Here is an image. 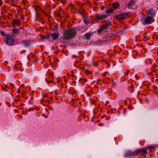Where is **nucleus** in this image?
Masks as SVG:
<instances>
[{
	"label": "nucleus",
	"mask_w": 158,
	"mask_h": 158,
	"mask_svg": "<svg viewBox=\"0 0 158 158\" xmlns=\"http://www.w3.org/2000/svg\"><path fill=\"white\" fill-rule=\"evenodd\" d=\"M76 33V29L72 28L65 31L63 37L64 40H68L74 36Z\"/></svg>",
	"instance_id": "f257e3e1"
},
{
	"label": "nucleus",
	"mask_w": 158,
	"mask_h": 158,
	"mask_svg": "<svg viewBox=\"0 0 158 158\" xmlns=\"http://www.w3.org/2000/svg\"><path fill=\"white\" fill-rule=\"evenodd\" d=\"M152 17L149 16L144 17L141 20L142 23L144 25L150 24L152 21Z\"/></svg>",
	"instance_id": "f03ea898"
},
{
	"label": "nucleus",
	"mask_w": 158,
	"mask_h": 158,
	"mask_svg": "<svg viewBox=\"0 0 158 158\" xmlns=\"http://www.w3.org/2000/svg\"><path fill=\"white\" fill-rule=\"evenodd\" d=\"M155 147L153 146H148L145 148H142L141 149H137L135 151V153L137 155L139 153H143L144 154H147V149H153Z\"/></svg>",
	"instance_id": "7ed1b4c3"
},
{
	"label": "nucleus",
	"mask_w": 158,
	"mask_h": 158,
	"mask_svg": "<svg viewBox=\"0 0 158 158\" xmlns=\"http://www.w3.org/2000/svg\"><path fill=\"white\" fill-rule=\"evenodd\" d=\"M128 13H122L115 16L117 20H121L124 19L129 15Z\"/></svg>",
	"instance_id": "20e7f679"
},
{
	"label": "nucleus",
	"mask_w": 158,
	"mask_h": 158,
	"mask_svg": "<svg viewBox=\"0 0 158 158\" xmlns=\"http://www.w3.org/2000/svg\"><path fill=\"white\" fill-rule=\"evenodd\" d=\"M14 42V40L11 37H7L5 40L6 43L9 45H12Z\"/></svg>",
	"instance_id": "39448f33"
},
{
	"label": "nucleus",
	"mask_w": 158,
	"mask_h": 158,
	"mask_svg": "<svg viewBox=\"0 0 158 158\" xmlns=\"http://www.w3.org/2000/svg\"><path fill=\"white\" fill-rule=\"evenodd\" d=\"M96 19H95V20H102L106 18L108 16L106 15H100L98 14H96Z\"/></svg>",
	"instance_id": "423d86ee"
},
{
	"label": "nucleus",
	"mask_w": 158,
	"mask_h": 158,
	"mask_svg": "<svg viewBox=\"0 0 158 158\" xmlns=\"http://www.w3.org/2000/svg\"><path fill=\"white\" fill-rule=\"evenodd\" d=\"M20 21L19 19H14L13 20L11 24L14 26L19 25Z\"/></svg>",
	"instance_id": "0eeeda50"
},
{
	"label": "nucleus",
	"mask_w": 158,
	"mask_h": 158,
	"mask_svg": "<svg viewBox=\"0 0 158 158\" xmlns=\"http://www.w3.org/2000/svg\"><path fill=\"white\" fill-rule=\"evenodd\" d=\"M148 14L150 15V17H152V18L156 15V12L155 11L152 9H150L149 10L148 12Z\"/></svg>",
	"instance_id": "6e6552de"
},
{
	"label": "nucleus",
	"mask_w": 158,
	"mask_h": 158,
	"mask_svg": "<svg viewBox=\"0 0 158 158\" xmlns=\"http://www.w3.org/2000/svg\"><path fill=\"white\" fill-rule=\"evenodd\" d=\"M125 155L127 157L136 155L135 153V151L133 152L130 151H127L125 153Z\"/></svg>",
	"instance_id": "1a4fd4ad"
},
{
	"label": "nucleus",
	"mask_w": 158,
	"mask_h": 158,
	"mask_svg": "<svg viewBox=\"0 0 158 158\" xmlns=\"http://www.w3.org/2000/svg\"><path fill=\"white\" fill-rule=\"evenodd\" d=\"M50 36L52 37V39L54 40H57L58 39V34L56 33H52L50 35Z\"/></svg>",
	"instance_id": "9d476101"
},
{
	"label": "nucleus",
	"mask_w": 158,
	"mask_h": 158,
	"mask_svg": "<svg viewBox=\"0 0 158 158\" xmlns=\"http://www.w3.org/2000/svg\"><path fill=\"white\" fill-rule=\"evenodd\" d=\"M21 43L23 44L26 47H28L29 46L30 44V40H24L22 41L21 42Z\"/></svg>",
	"instance_id": "9b49d317"
},
{
	"label": "nucleus",
	"mask_w": 158,
	"mask_h": 158,
	"mask_svg": "<svg viewBox=\"0 0 158 158\" xmlns=\"http://www.w3.org/2000/svg\"><path fill=\"white\" fill-rule=\"evenodd\" d=\"M135 2V0H131L129 1L127 7H130L134 5Z\"/></svg>",
	"instance_id": "f8f14e48"
},
{
	"label": "nucleus",
	"mask_w": 158,
	"mask_h": 158,
	"mask_svg": "<svg viewBox=\"0 0 158 158\" xmlns=\"http://www.w3.org/2000/svg\"><path fill=\"white\" fill-rule=\"evenodd\" d=\"M92 33H88L85 35V39L87 40H89L90 39V36L92 35Z\"/></svg>",
	"instance_id": "ddd939ff"
},
{
	"label": "nucleus",
	"mask_w": 158,
	"mask_h": 158,
	"mask_svg": "<svg viewBox=\"0 0 158 158\" xmlns=\"http://www.w3.org/2000/svg\"><path fill=\"white\" fill-rule=\"evenodd\" d=\"M104 22H105V24L103 25L105 27V28H106L107 29L111 25V23L110 22L107 21V20L106 21H104Z\"/></svg>",
	"instance_id": "4468645a"
},
{
	"label": "nucleus",
	"mask_w": 158,
	"mask_h": 158,
	"mask_svg": "<svg viewBox=\"0 0 158 158\" xmlns=\"http://www.w3.org/2000/svg\"><path fill=\"white\" fill-rule=\"evenodd\" d=\"M41 37L40 39L42 40H43L45 39H48L49 37V35H41Z\"/></svg>",
	"instance_id": "2eb2a0df"
},
{
	"label": "nucleus",
	"mask_w": 158,
	"mask_h": 158,
	"mask_svg": "<svg viewBox=\"0 0 158 158\" xmlns=\"http://www.w3.org/2000/svg\"><path fill=\"white\" fill-rule=\"evenodd\" d=\"M113 11V10L112 8H109L106 10V13L107 14L112 13Z\"/></svg>",
	"instance_id": "dca6fc26"
},
{
	"label": "nucleus",
	"mask_w": 158,
	"mask_h": 158,
	"mask_svg": "<svg viewBox=\"0 0 158 158\" xmlns=\"http://www.w3.org/2000/svg\"><path fill=\"white\" fill-rule=\"evenodd\" d=\"M12 33L14 34H19V30L17 29L12 30Z\"/></svg>",
	"instance_id": "f3484780"
},
{
	"label": "nucleus",
	"mask_w": 158,
	"mask_h": 158,
	"mask_svg": "<svg viewBox=\"0 0 158 158\" xmlns=\"http://www.w3.org/2000/svg\"><path fill=\"white\" fill-rule=\"evenodd\" d=\"M106 29V28H105V27L104 26V25H102V26H101L100 27V28L98 29V32H99L101 31H102L103 30H104V29Z\"/></svg>",
	"instance_id": "a211bd4d"
},
{
	"label": "nucleus",
	"mask_w": 158,
	"mask_h": 158,
	"mask_svg": "<svg viewBox=\"0 0 158 158\" xmlns=\"http://www.w3.org/2000/svg\"><path fill=\"white\" fill-rule=\"evenodd\" d=\"M119 4L118 3H114L113 5V7L115 9L118 8L119 6Z\"/></svg>",
	"instance_id": "6ab92c4d"
},
{
	"label": "nucleus",
	"mask_w": 158,
	"mask_h": 158,
	"mask_svg": "<svg viewBox=\"0 0 158 158\" xmlns=\"http://www.w3.org/2000/svg\"><path fill=\"white\" fill-rule=\"evenodd\" d=\"M85 73H86V74H88L89 73H90V72L88 70H85Z\"/></svg>",
	"instance_id": "aec40b11"
},
{
	"label": "nucleus",
	"mask_w": 158,
	"mask_h": 158,
	"mask_svg": "<svg viewBox=\"0 0 158 158\" xmlns=\"http://www.w3.org/2000/svg\"><path fill=\"white\" fill-rule=\"evenodd\" d=\"M1 32L2 35H5V34L3 31H1Z\"/></svg>",
	"instance_id": "412c9836"
},
{
	"label": "nucleus",
	"mask_w": 158,
	"mask_h": 158,
	"mask_svg": "<svg viewBox=\"0 0 158 158\" xmlns=\"http://www.w3.org/2000/svg\"><path fill=\"white\" fill-rule=\"evenodd\" d=\"M40 30V28H37V29H36V31L38 32Z\"/></svg>",
	"instance_id": "4be33fe9"
},
{
	"label": "nucleus",
	"mask_w": 158,
	"mask_h": 158,
	"mask_svg": "<svg viewBox=\"0 0 158 158\" xmlns=\"http://www.w3.org/2000/svg\"><path fill=\"white\" fill-rule=\"evenodd\" d=\"M129 72V70H128L127 71L126 73L125 74L126 75H127L128 74Z\"/></svg>",
	"instance_id": "5701e85b"
},
{
	"label": "nucleus",
	"mask_w": 158,
	"mask_h": 158,
	"mask_svg": "<svg viewBox=\"0 0 158 158\" xmlns=\"http://www.w3.org/2000/svg\"><path fill=\"white\" fill-rule=\"evenodd\" d=\"M2 4V2L0 1V6Z\"/></svg>",
	"instance_id": "b1692460"
},
{
	"label": "nucleus",
	"mask_w": 158,
	"mask_h": 158,
	"mask_svg": "<svg viewBox=\"0 0 158 158\" xmlns=\"http://www.w3.org/2000/svg\"><path fill=\"white\" fill-rule=\"evenodd\" d=\"M10 86H11L12 88H13L14 86V85L13 84H10Z\"/></svg>",
	"instance_id": "393cba45"
},
{
	"label": "nucleus",
	"mask_w": 158,
	"mask_h": 158,
	"mask_svg": "<svg viewBox=\"0 0 158 158\" xmlns=\"http://www.w3.org/2000/svg\"><path fill=\"white\" fill-rule=\"evenodd\" d=\"M72 76L73 77H74V74L73 73H72Z\"/></svg>",
	"instance_id": "a878e982"
},
{
	"label": "nucleus",
	"mask_w": 158,
	"mask_h": 158,
	"mask_svg": "<svg viewBox=\"0 0 158 158\" xmlns=\"http://www.w3.org/2000/svg\"><path fill=\"white\" fill-rule=\"evenodd\" d=\"M77 56L73 55V58L76 57H77Z\"/></svg>",
	"instance_id": "bb28decb"
},
{
	"label": "nucleus",
	"mask_w": 158,
	"mask_h": 158,
	"mask_svg": "<svg viewBox=\"0 0 158 158\" xmlns=\"http://www.w3.org/2000/svg\"><path fill=\"white\" fill-rule=\"evenodd\" d=\"M53 75V73H50V76H52Z\"/></svg>",
	"instance_id": "cd10ccee"
},
{
	"label": "nucleus",
	"mask_w": 158,
	"mask_h": 158,
	"mask_svg": "<svg viewBox=\"0 0 158 158\" xmlns=\"http://www.w3.org/2000/svg\"><path fill=\"white\" fill-rule=\"evenodd\" d=\"M83 80L85 82H86V81H87V80L86 79H84Z\"/></svg>",
	"instance_id": "c85d7f7f"
},
{
	"label": "nucleus",
	"mask_w": 158,
	"mask_h": 158,
	"mask_svg": "<svg viewBox=\"0 0 158 158\" xmlns=\"http://www.w3.org/2000/svg\"><path fill=\"white\" fill-rule=\"evenodd\" d=\"M24 85V84H22V85H20V86H21V87H23V86Z\"/></svg>",
	"instance_id": "c756f323"
},
{
	"label": "nucleus",
	"mask_w": 158,
	"mask_h": 158,
	"mask_svg": "<svg viewBox=\"0 0 158 158\" xmlns=\"http://www.w3.org/2000/svg\"><path fill=\"white\" fill-rule=\"evenodd\" d=\"M17 92L18 93H19V90H18V91H17Z\"/></svg>",
	"instance_id": "7c9ffc66"
},
{
	"label": "nucleus",
	"mask_w": 158,
	"mask_h": 158,
	"mask_svg": "<svg viewBox=\"0 0 158 158\" xmlns=\"http://www.w3.org/2000/svg\"><path fill=\"white\" fill-rule=\"evenodd\" d=\"M154 36H155V37H156V35H154Z\"/></svg>",
	"instance_id": "2f4dec72"
},
{
	"label": "nucleus",
	"mask_w": 158,
	"mask_h": 158,
	"mask_svg": "<svg viewBox=\"0 0 158 158\" xmlns=\"http://www.w3.org/2000/svg\"><path fill=\"white\" fill-rule=\"evenodd\" d=\"M3 89V90L4 91H5V89Z\"/></svg>",
	"instance_id": "473e14b6"
}]
</instances>
